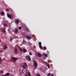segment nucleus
Returning a JSON list of instances; mask_svg holds the SVG:
<instances>
[{
	"label": "nucleus",
	"mask_w": 76,
	"mask_h": 76,
	"mask_svg": "<svg viewBox=\"0 0 76 76\" xmlns=\"http://www.w3.org/2000/svg\"><path fill=\"white\" fill-rule=\"evenodd\" d=\"M12 59L14 61H16L17 60H18L17 58H15L12 57Z\"/></svg>",
	"instance_id": "nucleus-10"
},
{
	"label": "nucleus",
	"mask_w": 76,
	"mask_h": 76,
	"mask_svg": "<svg viewBox=\"0 0 76 76\" xmlns=\"http://www.w3.org/2000/svg\"><path fill=\"white\" fill-rule=\"evenodd\" d=\"M26 37L28 40H30L31 38V37L30 36H27Z\"/></svg>",
	"instance_id": "nucleus-4"
},
{
	"label": "nucleus",
	"mask_w": 76,
	"mask_h": 76,
	"mask_svg": "<svg viewBox=\"0 0 76 76\" xmlns=\"http://www.w3.org/2000/svg\"><path fill=\"white\" fill-rule=\"evenodd\" d=\"M1 42V40H0V42Z\"/></svg>",
	"instance_id": "nucleus-44"
},
{
	"label": "nucleus",
	"mask_w": 76,
	"mask_h": 76,
	"mask_svg": "<svg viewBox=\"0 0 76 76\" xmlns=\"http://www.w3.org/2000/svg\"><path fill=\"white\" fill-rule=\"evenodd\" d=\"M48 62H49V61L48 60Z\"/></svg>",
	"instance_id": "nucleus-41"
},
{
	"label": "nucleus",
	"mask_w": 76,
	"mask_h": 76,
	"mask_svg": "<svg viewBox=\"0 0 76 76\" xmlns=\"http://www.w3.org/2000/svg\"><path fill=\"white\" fill-rule=\"evenodd\" d=\"M15 33H18V30L17 29H15Z\"/></svg>",
	"instance_id": "nucleus-14"
},
{
	"label": "nucleus",
	"mask_w": 76,
	"mask_h": 76,
	"mask_svg": "<svg viewBox=\"0 0 76 76\" xmlns=\"http://www.w3.org/2000/svg\"><path fill=\"white\" fill-rule=\"evenodd\" d=\"M47 48H46V47H45H45H44V49L45 50H46Z\"/></svg>",
	"instance_id": "nucleus-30"
},
{
	"label": "nucleus",
	"mask_w": 76,
	"mask_h": 76,
	"mask_svg": "<svg viewBox=\"0 0 76 76\" xmlns=\"http://www.w3.org/2000/svg\"><path fill=\"white\" fill-rule=\"evenodd\" d=\"M9 11V9H6V11L7 12H8Z\"/></svg>",
	"instance_id": "nucleus-22"
},
{
	"label": "nucleus",
	"mask_w": 76,
	"mask_h": 76,
	"mask_svg": "<svg viewBox=\"0 0 76 76\" xmlns=\"http://www.w3.org/2000/svg\"><path fill=\"white\" fill-rule=\"evenodd\" d=\"M7 16L10 19L13 18V15H11L10 14H8V13L7 14Z\"/></svg>",
	"instance_id": "nucleus-3"
},
{
	"label": "nucleus",
	"mask_w": 76,
	"mask_h": 76,
	"mask_svg": "<svg viewBox=\"0 0 76 76\" xmlns=\"http://www.w3.org/2000/svg\"><path fill=\"white\" fill-rule=\"evenodd\" d=\"M26 59L28 61H30L31 60V57L30 56H27L26 57Z\"/></svg>",
	"instance_id": "nucleus-2"
},
{
	"label": "nucleus",
	"mask_w": 76,
	"mask_h": 76,
	"mask_svg": "<svg viewBox=\"0 0 76 76\" xmlns=\"http://www.w3.org/2000/svg\"><path fill=\"white\" fill-rule=\"evenodd\" d=\"M37 76H40V75L39 74H38L37 75Z\"/></svg>",
	"instance_id": "nucleus-35"
},
{
	"label": "nucleus",
	"mask_w": 76,
	"mask_h": 76,
	"mask_svg": "<svg viewBox=\"0 0 76 76\" xmlns=\"http://www.w3.org/2000/svg\"><path fill=\"white\" fill-rule=\"evenodd\" d=\"M0 53H1V51H0Z\"/></svg>",
	"instance_id": "nucleus-45"
},
{
	"label": "nucleus",
	"mask_w": 76,
	"mask_h": 76,
	"mask_svg": "<svg viewBox=\"0 0 76 76\" xmlns=\"http://www.w3.org/2000/svg\"><path fill=\"white\" fill-rule=\"evenodd\" d=\"M4 52V51H3V50H1V53H2Z\"/></svg>",
	"instance_id": "nucleus-33"
},
{
	"label": "nucleus",
	"mask_w": 76,
	"mask_h": 76,
	"mask_svg": "<svg viewBox=\"0 0 76 76\" xmlns=\"http://www.w3.org/2000/svg\"><path fill=\"white\" fill-rule=\"evenodd\" d=\"M46 59V58H45V59Z\"/></svg>",
	"instance_id": "nucleus-46"
},
{
	"label": "nucleus",
	"mask_w": 76,
	"mask_h": 76,
	"mask_svg": "<svg viewBox=\"0 0 76 76\" xmlns=\"http://www.w3.org/2000/svg\"><path fill=\"white\" fill-rule=\"evenodd\" d=\"M25 30H26V31H27V32H29V29L27 28H25Z\"/></svg>",
	"instance_id": "nucleus-13"
},
{
	"label": "nucleus",
	"mask_w": 76,
	"mask_h": 76,
	"mask_svg": "<svg viewBox=\"0 0 76 76\" xmlns=\"http://www.w3.org/2000/svg\"><path fill=\"white\" fill-rule=\"evenodd\" d=\"M0 72H1V73H3V71H1Z\"/></svg>",
	"instance_id": "nucleus-34"
},
{
	"label": "nucleus",
	"mask_w": 76,
	"mask_h": 76,
	"mask_svg": "<svg viewBox=\"0 0 76 76\" xmlns=\"http://www.w3.org/2000/svg\"><path fill=\"white\" fill-rule=\"evenodd\" d=\"M29 54L31 56H32V54L31 52H29Z\"/></svg>",
	"instance_id": "nucleus-24"
},
{
	"label": "nucleus",
	"mask_w": 76,
	"mask_h": 76,
	"mask_svg": "<svg viewBox=\"0 0 76 76\" xmlns=\"http://www.w3.org/2000/svg\"><path fill=\"white\" fill-rule=\"evenodd\" d=\"M4 50L7 49L8 47L6 44H4Z\"/></svg>",
	"instance_id": "nucleus-5"
},
{
	"label": "nucleus",
	"mask_w": 76,
	"mask_h": 76,
	"mask_svg": "<svg viewBox=\"0 0 76 76\" xmlns=\"http://www.w3.org/2000/svg\"><path fill=\"white\" fill-rule=\"evenodd\" d=\"M48 66V68H49V69L50 68V65H48V66Z\"/></svg>",
	"instance_id": "nucleus-28"
},
{
	"label": "nucleus",
	"mask_w": 76,
	"mask_h": 76,
	"mask_svg": "<svg viewBox=\"0 0 76 76\" xmlns=\"http://www.w3.org/2000/svg\"><path fill=\"white\" fill-rule=\"evenodd\" d=\"M4 26L5 27H7V25L6 24V23H4Z\"/></svg>",
	"instance_id": "nucleus-17"
},
{
	"label": "nucleus",
	"mask_w": 76,
	"mask_h": 76,
	"mask_svg": "<svg viewBox=\"0 0 76 76\" xmlns=\"http://www.w3.org/2000/svg\"><path fill=\"white\" fill-rule=\"evenodd\" d=\"M24 64L27 67H28V66L26 63L24 62Z\"/></svg>",
	"instance_id": "nucleus-19"
},
{
	"label": "nucleus",
	"mask_w": 76,
	"mask_h": 76,
	"mask_svg": "<svg viewBox=\"0 0 76 76\" xmlns=\"http://www.w3.org/2000/svg\"><path fill=\"white\" fill-rule=\"evenodd\" d=\"M14 53L15 54H18V50L17 48H15V52Z\"/></svg>",
	"instance_id": "nucleus-6"
},
{
	"label": "nucleus",
	"mask_w": 76,
	"mask_h": 76,
	"mask_svg": "<svg viewBox=\"0 0 76 76\" xmlns=\"http://www.w3.org/2000/svg\"><path fill=\"white\" fill-rule=\"evenodd\" d=\"M23 69L22 71V72H23Z\"/></svg>",
	"instance_id": "nucleus-42"
},
{
	"label": "nucleus",
	"mask_w": 76,
	"mask_h": 76,
	"mask_svg": "<svg viewBox=\"0 0 76 76\" xmlns=\"http://www.w3.org/2000/svg\"><path fill=\"white\" fill-rule=\"evenodd\" d=\"M22 67L24 69H26V67L25 66L23 65Z\"/></svg>",
	"instance_id": "nucleus-20"
},
{
	"label": "nucleus",
	"mask_w": 76,
	"mask_h": 76,
	"mask_svg": "<svg viewBox=\"0 0 76 76\" xmlns=\"http://www.w3.org/2000/svg\"><path fill=\"white\" fill-rule=\"evenodd\" d=\"M50 75H51V73H49V74H48V76H50Z\"/></svg>",
	"instance_id": "nucleus-29"
},
{
	"label": "nucleus",
	"mask_w": 76,
	"mask_h": 76,
	"mask_svg": "<svg viewBox=\"0 0 76 76\" xmlns=\"http://www.w3.org/2000/svg\"><path fill=\"white\" fill-rule=\"evenodd\" d=\"M23 74L24 73V72H22Z\"/></svg>",
	"instance_id": "nucleus-43"
},
{
	"label": "nucleus",
	"mask_w": 76,
	"mask_h": 76,
	"mask_svg": "<svg viewBox=\"0 0 76 76\" xmlns=\"http://www.w3.org/2000/svg\"><path fill=\"white\" fill-rule=\"evenodd\" d=\"M20 50L21 51H23V50H22V49H21H21H20Z\"/></svg>",
	"instance_id": "nucleus-31"
},
{
	"label": "nucleus",
	"mask_w": 76,
	"mask_h": 76,
	"mask_svg": "<svg viewBox=\"0 0 76 76\" xmlns=\"http://www.w3.org/2000/svg\"><path fill=\"white\" fill-rule=\"evenodd\" d=\"M22 28L21 26H19V29H20V30H21Z\"/></svg>",
	"instance_id": "nucleus-26"
},
{
	"label": "nucleus",
	"mask_w": 76,
	"mask_h": 76,
	"mask_svg": "<svg viewBox=\"0 0 76 76\" xmlns=\"http://www.w3.org/2000/svg\"><path fill=\"white\" fill-rule=\"evenodd\" d=\"M1 14L2 15V16L4 15V12H1Z\"/></svg>",
	"instance_id": "nucleus-16"
},
{
	"label": "nucleus",
	"mask_w": 76,
	"mask_h": 76,
	"mask_svg": "<svg viewBox=\"0 0 76 76\" xmlns=\"http://www.w3.org/2000/svg\"><path fill=\"white\" fill-rule=\"evenodd\" d=\"M37 55L39 57H41L42 56V55L41 53H38L37 54Z\"/></svg>",
	"instance_id": "nucleus-7"
},
{
	"label": "nucleus",
	"mask_w": 76,
	"mask_h": 76,
	"mask_svg": "<svg viewBox=\"0 0 76 76\" xmlns=\"http://www.w3.org/2000/svg\"><path fill=\"white\" fill-rule=\"evenodd\" d=\"M11 10L12 11V9H11Z\"/></svg>",
	"instance_id": "nucleus-40"
},
{
	"label": "nucleus",
	"mask_w": 76,
	"mask_h": 76,
	"mask_svg": "<svg viewBox=\"0 0 76 76\" xmlns=\"http://www.w3.org/2000/svg\"><path fill=\"white\" fill-rule=\"evenodd\" d=\"M33 65L35 68L37 67L38 66L37 63L36 61H34Z\"/></svg>",
	"instance_id": "nucleus-1"
},
{
	"label": "nucleus",
	"mask_w": 76,
	"mask_h": 76,
	"mask_svg": "<svg viewBox=\"0 0 76 76\" xmlns=\"http://www.w3.org/2000/svg\"><path fill=\"white\" fill-rule=\"evenodd\" d=\"M42 44L41 42H39V45H41Z\"/></svg>",
	"instance_id": "nucleus-23"
},
{
	"label": "nucleus",
	"mask_w": 76,
	"mask_h": 76,
	"mask_svg": "<svg viewBox=\"0 0 76 76\" xmlns=\"http://www.w3.org/2000/svg\"><path fill=\"white\" fill-rule=\"evenodd\" d=\"M15 22L17 24H19V21L18 19H16L15 20Z\"/></svg>",
	"instance_id": "nucleus-8"
},
{
	"label": "nucleus",
	"mask_w": 76,
	"mask_h": 76,
	"mask_svg": "<svg viewBox=\"0 0 76 76\" xmlns=\"http://www.w3.org/2000/svg\"><path fill=\"white\" fill-rule=\"evenodd\" d=\"M51 76H54V75H53L52 74V75H51Z\"/></svg>",
	"instance_id": "nucleus-36"
},
{
	"label": "nucleus",
	"mask_w": 76,
	"mask_h": 76,
	"mask_svg": "<svg viewBox=\"0 0 76 76\" xmlns=\"http://www.w3.org/2000/svg\"><path fill=\"white\" fill-rule=\"evenodd\" d=\"M43 54L44 55V56L46 57H48V55L46 54V53H43Z\"/></svg>",
	"instance_id": "nucleus-15"
},
{
	"label": "nucleus",
	"mask_w": 76,
	"mask_h": 76,
	"mask_svg": "<svg viewBox=\"0 0 76 76\" xmlns=\"http://www.w3.org/2000/svg\"><path fill=\"white\" fill-rule=\"evenodd\" d=\"M10 40H11V41H12V38H10Z\"/></svg>",
	"instance_id": "nucleus-32"
},
{
	"label": "nucleus",
	"mask_w": 76,
	"mask_h": 76,
	"mask_svg": "<svg viewBox=\"0 0 76 76\" xmlns=\"http://www.w3.org/2000/svg\"><path fill=\"white\" fill-rule=\"evenodd\" d=\"M40 71H42V72L43 73H45V72H46V70L43 69H40Z\"/></svg>",
	"instance_id": "nucleus-11"
},
{
	"label": "nucleus",
	"mask_w": 76,
	"mask_h": 76,
	"mask_svg": "<svg viewBox=\"0 0 76 76\" xmlns=\"http://www.w3.org/2000/svg\"><path fill=\"white\" fill-rule=\"evenodd\" d=\"M10 75V74L9 73H7L4 75H2V76H9Z\"/></svg>",
	"instance_id": "nucleus-9"
},
{
	"label": "nucleus",
	"mask_w": 76,
	"mask_h": 76,
	"mask_svg": "<svg viewBox=\"0 0 76 76\" xmlns=\"http://www.w3.org/2000/svg\"><path fill=\"white\" fill-rule=\"evenodd\" d=\"M39 45V47L40 48V49H41L42 48V45Z\"/></svg>",
	"instance_id": "nucleus-25"
},
{
	"label": "nucleus",
	"mask_w": 76,
	"mask_h": 76,
	"mask_svg": "<svg viewBox=\"0 0 76 76\" xmlns=\"http://www.w3.org/2000/svg\"><path fill=\"white\" fill-rule=\"evenodd\" d=\"M23 51L24 53H26L27 52V50H26V49H23Z\"/></svg>",
	"instance_id": "nucleus-12"
},
{
	"label": "nucleus",
	"mask_w": 76,
	"mask_h": 76,
	"mask_svg": "<svg viewBox=\"0 0 76 76\" xmlns=\"http://www.w3.org/2000/svg\"><path fill=\"white\" fill-rule=\"evenodd\" d=\"M2 61V60H1V58L0 57V62L1 63Z\"/></svg>",
	"instance_id": "nucleus-27"
},
{
	"label": "nucleus",
	"mask_w": 76,
	"mask_h": 76,
	"mask_svg": "<svg viewBox=\"0 0 76 76\" xmlns=\"http://www.w3.org/2000/svg\"><path fill=\"white\" fill-rule=\"evenodd\" d=\"M6 28H4V29L3 30L4 32V33H5L6 32V31H5V30H6Z\"/></svg>",
	"instance_id": "nucleus-18"
},
{
	"label": "nucleus",
	"mask_w": 76,
	"mask_h": 76,
	"mask_svg": "<svg viewBox=\"0 0 76 76\" xmlns=\"http://www.w3.org/2000/svg\"><path fill=\"white\" fill-rule=\"evenodd\" d=\"M28 75H25V76H27Z\"/></svg>",
	"instance_id": "nucleus-39"
},
{
	"label": "nucleus",
	"mask_w": 76,
	"mask_h": 76,
	"mask_svg": "<svg viewBox=\"0 0 76 76\" xmlns=\"http://www.w3.org/2000/svg\"><path fill=\"white\" fill-rule=\"evenodd\" d=\"M28 75L29 76H31V74H30V72H29V73H28Z\"/></svg>",
	"instance_id": "nucleus-21"
},
{
	"label": "nucleus",
	"mask_w": 76,
	"mask_h": 76,
	"mask_svg": "<svg viewBox=\"0 0 76 76\" xmlns=\"http://www.w3.org/2000/svg\"><path fill=\"white\" fill-rule=\"evenodd\" d=\"M23 34H24L23 33H22V35H23V36H24Z\"/></svg>",
	"instance_id": "nucleus-37"
},
{
	"label": "nucleus",
	"mask_w": 76,
	"mask_h": 76,
	"mask_svg": "<svg viewBox=\"0 0 76 76\" xmlns=\"http://www.w3.org/2000/svg\"><path fill=\"white\" fill-rule=\"evenodd\" d=\"M3 2L4 3V0H3Z\"/></svg>",
	"instance_id": "nucleus-38"
}]
</instances>
